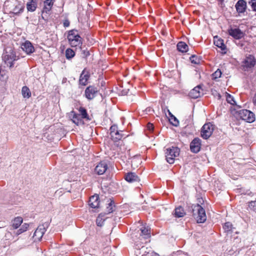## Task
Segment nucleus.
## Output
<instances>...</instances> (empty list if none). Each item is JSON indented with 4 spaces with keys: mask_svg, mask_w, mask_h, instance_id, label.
Segmentation results:
<instances>
[{
    "mask_svg": "<svg viewBox=\"0 0 256 256\" xmlns=\"http://www.w3.org/2000/svg\"><path fill=\"white\" fill-rule=\"evenodd\" d=\"M18 59L19 56L16 55L12 48H6L2 56V61L10 68L14 67V62Z\"/></svg>",
    "mask_w": 256,
    "mask_h": 256,
    "instance_id": "obj_1",
    "label": "nucleus"
},
{
    "mask_svg": "<svg viewBox=\"0 0 256 256\" xmlns=\"http://www.w3.org/2000/svg\"><path fill=\"white\" fill-rule=\"evenodd\" d=\"M67 38L69 44L72 47H81L82 44V38L77 30H69L68 32Z\"/></svg>",
    "mask_w": 256,
    "mask_h": 256,
    "instance_id": "obj_2",
    "label": "nucleus"
},
{
    "mask_svg": "<svg viewBox=\"0 0 256 256\" xmlns=\"http://www.w3.org/2000/svg\"><path fill=\"white\" fill-rule=\"evenodd\" d=\"M193 215L198 223H203L206 220L205 210L198 204L192 206Z\"/></svg>",
    "mask_w": 256,
    "mask_h": 256,
    "instance_id": "obj_3",
    "label": "nucleus"
},
{
    "mask_svg": "<svg viewBox=\"0 0 256 256\" xmlns=\"http://www.w3.org/2000/svg\"><path fill=\"white\" fill-rule=\"evenodd\" d=\"M236 116L250 123L252 122L255 120L254 114L247 110H241L236 112Z\"/></svg>",
    "mask_w": 256,
    "mask_h": 256,
    "instance_id": "obj_4",
    "label": "nucleus"
},
{
    "mask_svg": "<svg viewBox=\"0 0 256 256\" xmlns=\"http://www.w3.org/2000/svg\"><path fill=\"white\" fill-rule=\"evenodd\" d=\"M180 150L177 147H172L168 148L166 152V158L168 162L170 164H173L175 158L178 156Z\"/></svg>",
    "mask_w": 256,
    "mask_h": 256,
    "instance_id": "obj_5",
    "label": "nucleus"
},
{
    "mask_svg": "<svg viewBox=\"0 0 256 256\" xmlns=\"http://www.w3.org/2000/svg\"><path fill=\"white\" fill-rule=\"evenodd\" d=\"M215 126L211 122L205 124L201 128V136L205 140L208 139L212 134Z\"/></svg>",
    "mask_w": 256,
    "mask_h": 256,
    "instance_id": "obj_6",
    "label": "nucleus"
},
{
    "mask_svg": "<svg viewBox=\"0 0 256 256\" xmlns=\"http://www.w3.org/2000/svg\"><path fill=\"white\" fill-rule=\"evenodd\" d=\"M256 62L254 56L248 55L244 60L242 66L244 70H248L254 66Z\"/></svg>",
    "mask_w": 256,
    "mask_h": 256,
    "instance_id": "obj_7",
    "label": "nucleus"
},
{
    "mask_svg": "<svg viewBox=\"0 0 256 256\" xmlns=\"http://www.w3.org/2000/svg\"><path fill=\"white\" fill-rule=\"evenodd\" d=\"M47 228V224H40L38 227L33 236L34 240H41Z\"/></svg>",
    "mask_w": 256,
    "mask_h": 256,
    "instance_id": "obj_8",
    "label": "nucleus"
},
{
    "mask_svg": "<svg viewBox=\"0 0 256 256\" xmlns=\"http://www.w3.org/2000/svg\"><path fill=\"white\" fill-rule=\"evenodd\" d=\"M230 36L235 39L239 40L244 36V32L238 28H231L228 30Z\"/></svg>",
    "mask_w": 256,
    "mask_h": 256,
    "instance_id": "obj_9",
    "label": "nucleus"
},
{
    "mask_svg": "<svg viewBox=\"0 0 256 256\" xmlns=\"http://www.w3.org/2000/svg\"><path fill=\"white\" fill-rule=\"evenodd\" d=\"M141 233L139 237L141 243L146 242V240L150 237V229L148 227H142L140 228Z\"/></svg>",
    "mask_w": 256,
    "mask_h": 256,
    "instance_id": "obj_10",
    "label": "nucleus"
},
{
    "mask_svg": "<svg viewBox=\"0 0 256 256\" xmlns=\"http://www.w3.org/2000/svg\"><path fill=\"white\" fill-rule=\"evenodd\" d=\"M201 148V140L199 138H194L190 143V148L192 152H198Z\"/></svg>",
    "mask_w": 256,
    "mask_h": 256,
    "instance_id": "obj_11",
    "label": "nucleus"
},
{
    "mask_svg": "<svg viewBox=\"0 0 256 256\" xmlns=\"http://www.w3.org/2000/svg\"><path fill=\"white\" fill-rule=\"evenodd\" d=\"M98 92V90L94 86H88L85 90V95L87 98L89 100L92 99Z\"/></svg>",
    "mask_w": 256,
    "mask_h": 256,
    "instance_id": "obj_12",
    "label": "nucleus"
},
{
    "mask_svg": "<svg viewBox=\"0 0 256 256\" xmlns=\"http://www.w3.org/2000/svg\"><path fill=\"white\" fill-rule=\"evenodd\" d=\"M203 94L201 87L198 86L190 90L189 95L192 98H197Z\"/></svg>",
    "mask_w": 256,
    "mask_h": 256,
    "instance_id": "obj_13",
    "label": "nucleus"
},
{
    "mask_svg": "<svg viewBox=\"0 0 256 256\" xmlns=\"http://www.w3.org/2000/svg\"><path fill=\"white\" fill-rule=\"evenodd\" d=\"M235 7L238 14L244 13L246 8V2L244 0H239L236 3Z\"/></svg>",
    "mask_w": 256,
    "mask_h": 256,
    "instance_id": "obj_14",
    "label": "nucleus"
},
{
    "mask_svg": "<svg viewBox=\"0 0 256 256\" xmlns=\"http://www.w3.org/2000/svg\"><path fill=\"white\" fill-rule=\"evenodd\" d=\"M88 204L92 208H98L100 205L98 196V194H94L90 197L88 202Z\"/></svg>",
    "mask_w": 256,
    "mask_h": 256,
    "instance_id": "obj_15",
    "label": "nucleus"
},
{
    "mask_svg": "<svg viewBox=\"0 0 256 256\" xmlns=\"http://www.w3.org/2000/svg\"><path fill=\"white\" fill-rule=\"evenodd\" d=\"M106 163L103 161L100 162L95 168V172L100 175L104 174L107 170Z\"/></svg>",
    "mask_w": 256,
    "mask_h": 256,
    "instance_id": "obj_16",
    "label": "nucleus"
},
{
    "mask_svg": "<svg viewBox=\"0 0 256 256\" xmlns=\"http://www.w3.org/2000/svg\"><path fill=\"white\" fill-rule=\"evenodd\" d=\"M22 50L27 54H30L34 52V48L32 43L28 41H26L22 45Z\"/></svg>",
    "mask_w": 256,
    "mask_h": 256,
    "instance_id": "obj_17",
    "label": "nucleus"
},
{
    "mask_svg": "<svg viewBox=\"0 0 256 256\" xmlns=\"http://www.w3.org/2000/svg\"><path fill=\"white\" fill-rule=\"evenodd\" d=\"M88 78L89 75L88 72L83 70L80 77V84L82 86H86L87 84Z\"/></svg>",
    "mask_w": 256,
    "mask_h": 256,
    "instance_id": "obj_18",
    "label": "nucleus"
},
{
    "mask_svg": "<svg viewBox=\"0 0 256 256\" xmlns=\"http://www.w3.org/2000/svg\"><path fill=\"white\" fill-rule=\"evenodd\" d=\"M126 180L130 182L139 181L138 177L134 172L128 173L126 175Z\"/></svg>",
    "mask_w": 256,
    "mask_h": 256,
    "instance_id": "obj_19",
    "label": "nucleus"
},
{
    "mask_svg": "<svg viewBox=\"0 0 256 256\" xmlns=\"http://www.w3.org/2000/svg\"><path fill=\"white\" fill-rule=\"evenodd\" d=\"M140 250H141L144 252L142 254V256H159L158 254L152 250L151 249L144 246H142Z\"/></svg>",
    "mask_w": 256,
    "mask_h": 256,
    "instance_id": "obj_20",
    "label": "nucleus"
},
{
    "mask_svg": "<svg viewBox=\"0 0 256 256\" xmlns=\"http://www.w3.org/2000/svg\"><path fill=\"white\" fill-rule=\"evenodd\" d=\"M53 5V0H46L44 2V8L42 14L48 13L51 10Z\"/></svg>",
    "mask_w": 256,
    "mask_h": 256,
    "instance_id": "obj_21",
    "label": "nucleus"
},
{
    "mask_svg": "<svg viewBox=\"0 0 256 256\" xmlns=\"http://www.w3.org/2000/svg\"><path fill=\"white\" fill-rule=\"evenodd\" d=\"M214 44L218 47L221 48L222 50H224L226 49V46L224 44V40L219 38L217 36H214Z\"/></svg>",
    "mask_w": 256,
    "mask_h": 256,
    "instance_id": "obj_22",
    "label": "nucleus"
},
{
    "mask_svg": "<svg viewBox=\"0 0 256 256\" xmlns=\"http://www.w3.org/2000/svg\"><path fill=\"white\" fill-rule=\"evenodd\" d=\"M68 116L69 117L72 119V122L76 125H78L81 122V120L80 119L78 116L74 111H72L69 114Z\"/></svg>",
    "mask_w": 256,
    "mask_h": 256,
    "instance_id": "obj_23",
    "label": "nucleus"
},
{
    "mask_svg": "<svg viewBox=\"0 0 256 256\" xmlns=\"http://www.w3.org/2000/svg\"><path fill=\"white\" fill-rule=\"evenodd\" d=\"M116 130V132L115 133V138L117 140H120L124 136V134L122 133V130H118V128L116 124H113V132H114Z\"/></svg>",
    "mask_w": 256,
    "mask_h": 256,
    "instance_id": "obj_24",
    "label": "nucleus"
},
{
    "mask_svg": "<svg viewBox=\"0 0 256 256\" xmlns=\"http://www.w3.org/2000/svg\"><path fill=\"white\" fill-rule=\"evenodd\" d=\"M22 222V218L20 216L16 217L12 222V226L14 228L16 229L21 225Z\"/></svg>",
    "mask_w": 256,
    "mask_h": 256,
    "instance_id": "obj_25",
    "label": "nucleus"
},
{
    "mask_svg": "<svg viewBox=\"0 0 256 256\" xmlns=\"http://www.w3.org/2000/svg\"><path fill=\"white\" fill-rule=\"evenodd\" d=\"M177 48L180 52H185L188 50V46L185 42H180L177 44Z\"/></svg>",
    "mask_w": 256,
    "mask_h": 256,
    "instance_id": "obj_26",
    "label": "nucleus"
},
{
    "mask_svg": "<svg viewBox=\"0 0 256 256\" xmlns=\"http://www.w3.org/2000/svg\"><path fill=\"white\" fill-rule=\"evenodd\" d=\"M22 94L24 98H28L31 96V92L26 86H24L22 88Z\"/></svg>",
    "mask_w": 256,
    "mask_h": 256,
    "instance_id": "obj_27",
    "label": "nucleus"
},
{
    "mask_svg": "<svg viewBox=\"0 0 256 256\" xmlns=\"http://www.w3.org/2000/svg\"><path fill=\"white\" fill-rule=\"evenodd\" d=\"M185 214L186 213L182 207L179 206L175 209L174 216L176 217L181 218L184 216Z\"/></svg>",
    "mask_w": 256,
    "mask_h": 256,
    "instance_id": "obj_28",
    "label": "nucleus"
},
{
    "mask_svg": "<svg viewBox=\"0 0 256 256\" xmlns=\"http://www.w3.org/2000/svg\"><path fill=\"white\" fill-rule=\"evenodd\" d=\"M36 8V2L35 0H32L27 4V9L28 11L34 12Z\"/></svg>",
    "mask_w": 256,
    "mask_h": 256,
    "instance_id": "obj_29",
    "label": "nucleus"
},
{
    "mask_svg": "<svg viewBox=\"0 0 256 256\" xmlns=\"http://www.w3.org/2000/svg\"><path fill=\"white\" fill-rule=\"evenodd\" d=\"M106 218H105L104 214H100L96 220V224L98 226H102L103 225L104 222L105 221Z\"/></svg>",
    "mask_w": 256,
    "mask_h": 256,
    "instance_id": "obj_30",
    "label": "nucleus"
},
{
    "mask_svg": "<svg viewBox=\"0 0 256 256\" xmlns=\"http://www.w3.org/2000/svg\"><path fill=\"white\" fill-rule=\"evenodd\" d=\"M75 56V52L70 48H68L66 50V59L70 60Z\"/></svg>",
    "mask_w": 256,
    "mask_h": 256,
    "instance_id": "obj_31",
    "label": "nucleus"
},
{
    "mask_svg": "<svg viewBox=\"0 0 256 256\" xmlns=\"http://www.w3.org/2000/svg\"><path fill=\"white\" fill-rule=\"evenodd\" d=\"M24 6L22 4H18L13 9L12 12L14 14H18L22 12Z\"/></svg>",
    "mask_w": 256,
    "mask_h": 256,
    "instance_id": "obj_32",
    "label": "nucleus"
},
{
    "mask_svg": "<svg viewBox=\"0 0 256 256\" xmlns=\"http://www.w3.org/2000/svg\"><path fill=\"white\" fill-rule=\"evenodd\" d=\"M225 97L226 98V100L227 102L232 105L236 104V102L234 98L229 94L226 92L225 93Z\"/></svg>",
    "mask_w": 256,
    "mask_h": 256,
    "instance_id": "obj_33",
    "label": "nucleus"
},
{
    "mask_svg": "<svg viewBox=\"0 0 256 256\" xmlns=\"http://www.w3.org/2000/svg\"><path fill=\"white\" fill-rule=\"evenodd\" d=\"M79 112H80V115L82 116V118L88 119L86 110L84 108L80 107L79 108Z\"/></svg>",
    "mask_w": 256,
    "mask_h": 256,
    "instance_id": "obj_34",
    "label": "nucleus"
},
{
    "mask_svg": "<svg viewBox=\"0 0 256 256\" xmlns=\"http://www.w3.org/2000/svg\"><path fill=\"white\" fill-rule=\"evenodd\" d=\"M222 72L220 70L218 69L212 75V79L216 80L220 78L222 76Z\"/></svg>",
    "mask_w": 256,
    "mask_h": 256,
    "instance_id": "obj_35",
    "label": "nucleus"
},
{
    "mask_svg": "<svg viewBox=\"0 0 256 256\" xmlns=\"http://www.w3.org/2000/svg\"><path fill=\"white\" fill-rule=\"evenodd\" d=\"M168 111L169 114L170 115V120H171V123L174 126H176L178 124V120H177V118L174 116H173L171 114V112L169 110H168Z\"/></svg>",
    "mask_w": 256,
    "mask_h": 256,
    "instance_id": "obj_36",
    "label": "nucleus"
},
{
    "mask_svg": "<svg viewBox=\"0 0 256 256\" xmlns=\"http://www.w3.org/2000/svg\"><path fill=\"white\" fill-rule=\"evenodd\" d=\"M28 226H29L28 224H24L22 225L20 228L18 230L17 234H22V232L26 231L27 230V229L28 228Z\"/></svg>",
    "mask_w": 256,
    "mask_h": 256,
    "instance_id": "obj_37",
    "label": "nucleus"
},
{
    "mask_svg": "<svg viewBox=\"0 0 256 256\" xmlns=\"http://www.w3.org/2000/svg\"><path fill=\"white\" fill-rule=\"evenodd\" d=\"M224 228L226 231H230L232 228V224L230 222H226L224 226Z\"/></svg>",
    "mask_w": 256,
    "mask_h": 256,
    "instance_id": "obj_38",
    "label": "nucleus"
},
{
    "mask_svg": "<svg viewBox=\"0 0 256 256\" xmlns=\"http://www.w3.org/2000/svg\"><path fill=\"white\" fill-rule=\"evenodd\" d=\"M250 208L254 211L256 210V201H252L249 203Z\"/></svg>",
    "mask_w": 256,
    "mask_h": 256,
    "instance_id": "obj_39",
    "label": "nucleus"
},
{
    "mask_svg": "<svg viewBox=\"0 0 256 256\" xmlns=\"http://www.w3.org/2000/svg\"><path fill=\"white\" fill-rule=\"evenodd\" d=\"M116 91H115L114 92L117 95H126L128 94V92L124 90H118V88H116Z\"/></svg>",
    "mask_w": 256,
    "mask_h": 256,
    "instance_id": "obj_40",
    "label": "nucleus"
},
{
    "mask_svg": "<svg viewBox=\"0 0 256 256\" xmlns=\"http://www.w3.org/2000/svg\"><path fill=\"white\" fill-rule=\"evenodd\" d=\"M190 60L192 63L198 64L200 62V60L194 56H192L190 58Z\"/></svg>",
    "mask_w": 256,
    "mask_h": 256,
    "instance_id": "obj_41",
    "label": "nucleus"
},
{
    "mask_svg": "<svg viewBox=\"0 0 256 256\" xmlns=\"http://www.w3.org/2000/svg\"><path fill=\"white\" fill-rule=\"evenodd\" d=\"M212 94L216 98H217L218 99L220 100L221 98V96L219 92H217V90H216L214 89H212Z\"/></svg>",
    "mask_w": 256,
    "mask_h": 256,
    "instance_id": "obj_42",
    "label": "nucleus"
},
{
    "mask_svg": "<svg viewBox=\"0 0 256 256\" xmlns=\"http://www.w3.org/2000/svg\"><path fill=\"white\" fill-rule=\"evenodd\" d=\"M248 4H250L253 10L256 12V0H250Z\"/></svg>",
    "mask_w": 256,
    "mask_h": 256,
    "instance_id": "obj_43",
    "label": "nucleus"
},
{
    "mask_svg": "<svg viewBox=\"0 0 256 256\" xmlns=\"http://www.w3.org/2000/svg\"><path fill=\"white\" fill-rule=\"evenodd\" d=\"M147 128L150 130H152L154 129V126L153 124H148L147 125Z\"/></svg>",
    "mask_w": 256,
    "mask_h": 256,
    "instance_id": "obj_44",
    "label": "nucleus"
},
{
    "mask_svg": "<svg viewBox=\"0 0 256 256\" xmlns=\"http://www.w3.org/2000/svg\"><path fill=\"white\" fill-rule=\"evenodd\" d=\"M70 26V22L68 20H66L64 22V27H68Z\"/></svg>",
    "mask_w": 256,
    "mask_h": 256,
    "instance_id": "obj_45",
    "label": "nucleus"
},
{
    "mask_svg": "<svg viewBox=\"0 0 256 256\" xmlns=\"http://www.w3.org/2000/svg\"><path fill=\"white\" fill-rule=\"evenodd\" d=\"M252 102L254 106H256V95L253 98Z\"/></svg>",
    "mask_w": 256,
    "mask_h": 256,
    "instance_id": "obj_46",
    "label": "nucleus"
},
{
    "mask_svg": "<svg viewBox=\"0 0 256 256\" xmlns=\"http://www.w3.org/2000/svg\"><path fill=\"white\" fill-rule=\"evenodd\" d=\"M135 240V242H136V248H138V250L139 247H140V246H138V244H139L138 242H138V240Z\"/></svg>",
    "mask_w": 256,
    "mask_h": 256,
    "instance_id": "obj_47",
    "label": "nucleus"
},
{
    "mask_svg": "<svg viewBox=\"0 0 256 256\" xmlns=\"http://www.w3.org/2000/svg\"><path fill=\"white\" fill-rule=\"evenodd\" d=\"M116 218H116L115 219V220H120V217L119 216H116Z\"/></svg>",
    "mask_w": 256,
    "mask_h": 256,
    "instance_id": "obj_48",
    "label": "nucleus"
},
{
    "mask_svg": "<svg viewBox=\"0 0 256 256\" xmlns=\"http://www.w3.org/2000/svg\"><path fill=\"white\" fill-rule=\"evenodd\" d=\"M112 204V201H111V202L109 203V205H110V206H111Z\"/></svg>",
    "mask_w": 256,
    "mask_h": 256,
    "instance_id": "obj_49",
    "label": "nucleus"
},
{
    "mask_svg": "<svg viewBox=\"0 0 256 256\" xmlns=\"http://www.w3.org/2000/svg\"><path fill=\"white\" fill-rule=\"evenodd\" d=\"M112 129V126H110V130H111Z\"/></svg>",
    "mask_w": 256,
    "mask_h": 256,
    "instance_id": "obj_50",
    "label": "nucleus"
},
{
    "mask_svg": "<svg viewBox=\"0 0 256 256\" xmlns=\"http://www.w3.org/2000/svg\"><path fill=\"white\" fill-rule=\"evenodd\" d=\"M222 1L223 0H221Z\"/></svg>",
    "mask_w": 256,
    "mask_h": 256,
    "instance_id": "obj_51",
    "label": "nucleus"
}]
</instances>
